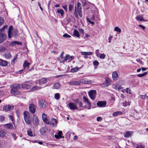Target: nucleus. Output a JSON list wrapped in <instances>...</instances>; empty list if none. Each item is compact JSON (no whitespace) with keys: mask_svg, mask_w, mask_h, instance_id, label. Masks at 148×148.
Returning <instances> with one entry per match:
<instances>
[{"mask_svg":"<svg viewBox=\"0 0 148 148\" xmlns=\"http://www.w3.org/2000/svg\"><path fill=\"white\" fill-rule=\"evenodd\" d=\"M21 42H19L17 41H14L12 42L10 44V45L12 46L15 45H21Z\"/></svg>","mask_w":148,"mask_h":148,"instance_id":"nucleus-28","label":"nucleus"},{"mask_svg":"<svg viewBox=\"0 0 148 148\" xmlns=\"http://www.w3.org/2000/svg\"><path fill=\"white\" fill-rule=\"evenodd\" d=\"M63 36L64 38H70L71 37V36L69 35L68 34L65 33L63 35Z\"/></svg>","mask_w":148,"mask_h":148,"instance_id":"nucleus-51","label":"nucleus"},{"mask_svg":"<svg viewBox=\"0 0 148 148\" xmlns=\"http://www.w3.org/2000/svg\"><path fill=\"white\" fill-rule=\"evenodd\" d=\"M93 53L92 52H86V55L88 56L92 55V54Z\"/></svg>","mask_w":148,"mask_h":148,"instance_id":"nucleus-57","label":"nucleus"},{"mask_svg":"<svg viewBox=\"0 0 148 148\" xmlns=\"http://www.w3.org/2000/svg\"><path fill=\"white\" fill-rule=\"evenodd\" d=\"M99 64V62L97 60H95L93 62V64L94 65H98Z\"/></svg>","mask_w":148,"mask_h":148,"instance_id":"nucleus-55","label":"nucleus"},{"mask_svg":"<svg viewBox=\"0 0 148 148\" xmlns=\"http://www.w3.org/2000/svg\"><path fill=\"white\" fill-rule=\"evenodd\" d=\"M114 88L116 90L120 91L122 89V88L120 86L117 85L115 86Z\"/></svg>","mask_w":148,"mask_h":148,"instance_id":"nucleus-45","label":"nucleus"},{"mask_svg":"<svg viewBox=\"0 0 148 148\" xmlns=\"http://www.w3.org/2000/svg\"><path fill=\"white\" fill-rule=\"evenodd\" d=\"M83 99L84 103L86 104V105L84 106L83 108L88 110L91 109V103L89 101L88 98L85 96H84Z\"/></svg>","mask_w":148,"mask_h":148,"instance_id":"nucleus-3","label":"nucleus"},{"mask_svg":"<svg viewBox=\"0 0 148 148\" xmlns=\"http://www.w3.org/2000/svg\"><path fill=\"white\" fill-rule=\"evenodd\" d=\"M8 62L6 61L0 59V65L3 66H6L8 65Z\"/></svg>","mask_w":148,"mask_h":148,"instance_id":"nucleus-18","label":"nucleus"},{"mask_svg":"<svg viewBox=\"0 0 148 148\" xmlns=\"http://www.w3.org/2000/svg\"><path fill=\"white\" fill-rule=\"evenodd\" d=\"M74 57L73 56H71L69 54H66L64 59V61H66L68 60V61H70L74 59Z\"/></svg>","mask_w":148,"mask_h":148,"instance_id":"nucleus-14","label":"nucleus"},{"mask_svg":"<svg viewBox=\"0 0 148 148\" xmlns=\"http://www.w3.org/2000/svg\"><path fill=\"white\" fill-rule=\"evenodd\" d=\"M27 134L30 136H33L32 132L30 129H28L27 131Z\"/></svg>","mask_w":148,"mask_h":148,"instance_id":"nucleus-43","label":"nucleus"},{"mask_svg":"<svg viewBox=\"0 0 148 148\" xmlns=\"http://www.w3.org/2000/svg\"><path fill=\"white\" fill-rule=\"evenodd\" d=\"M6 37L7 35L5 33H0V44L5 40Z\"/></svg>","mask_w":148,"mask_h":148,"instance_id":"nucleus-8","label":"nucleus"},{"mask_svg":"<svg viewBox=\"0 0 148 148\" xmlns=\"http://www.w3.org/2000/svg\"><path fill=\"white\" fill-rule=\"evenodd\" d=\"M77 10H82L81 5L80 3L78 2L77 4Z\"/></svg>","mask_w":148,"mask_h":148,"instance_id":"nucleus-39","label":"nucleus"},{"mask_svg":"<svg viewBox=\"0 0 148 148\" xmlns=\"http://www.w3.org/2000/svg\"><path fill=\"white\" fill-rule=\"evenodd\" d=\"M106 104V102L105 101H99L97 103V106L99 107H105Z\"/></svg>","mask_w":148,"mask_h":148,"instance_id":"nucleus-11","label":"nucleus"},{"mask_svg":"<svg viewBox=\"0 0 148 148\" xmlns=\"http://www.w3.org/2000/svg\"><path fill=\"white\" fill-rule=\"evenodd\" d=\"M33 124L36 125H37L39 123V120L37 116L35 115L33 116Z\"/></svg>","mask_w":148,"mask_h":148,"instance_id":"nucleus-12","label":"nucleus"},{"mask_svg":"<svg viewBox=\"0 0 148 148\" xmlns=\"http://www.w3.org/2000/svg\"><path fill=\"white\" fill-rule=\"evenodd\" d=\"M41 88V87L36 86H35L33 87L31 89L32 91L35 90H38Z\"/></svg>","mask_w":148,"mask_h":148,"instance_id":"nucleus-37","label":"nucleus"},{"mask_svg":"<svg viewBox=\"0 0 148 148\" xmlns=\"http://www.w3.org/2000/svg\"><path fill=\"white\" fill-rule=\"evenodd\" d=\"M73 35L77 37H79V32L76 29H74L73 32Z\"/></svg>","mask_w":148,"mask_h":148,"instance_id":"nucleus-32","label":"nucleus"},{"mask_svg":"<svg viewBox=\"0 0 148 148\" xmlns=\"http://www.w3.org/2000/svg\"><path fill=\"white\" fill-rule=\"evenodd\" d=\"M4 22V20L3 17H0V26Z\"/></svg>","mask_w":148,"mask_h":148,"instance_id":"nucleus-48","label":"nucleus"},{"mask_svg":"<svg viewBox=\"0 0 148 148\" xmlns=\"http://www.w3.org/2000/svg\"><path fill=\"white\" fill-rule=\"evenodd\" d=\"M12 135L14 138V140H15L17 138L16 135L14 133H12Z\"/></svg>","mask_w":148,"mask_h":148,"instance_id":"nucleus-56","label":"nucleus"},{"mask_svg":"<svg viewBox=\"0 0 148 148\" xmlns=\"http://www.w3.org/2000/svg\"><path fill=\"white\" fill-rule=\"evenodd\" d=\"M140 98L143 99H144L147 97V96L146 95H140Z\"/></svg>","mask_w":148,"mask_h":148,"instance_id":"nucleus-49","label":"nucleus"},{"mask_svg":"<svg viewBox=\"0 0 148 148\" xmlns=\"http://www.w3.org/2000/svg\"><path fill=\"white\" fill-rule=\"evenodd\" d=\"M4 127L5 128L9 129L11 130H13L14 129L13 125L11 123H8L4 125Z\"/></svg>","mask_w":148,"mask_h":148,"instance_id":"nucleus-16","label":"nucleus"},{"mask_svg":"<svg viewBox=\"0 0 148 148\" xmlns=\"http://www.w3.org/2000/svg\"><path fill=\"white\" fill-rule=\"evenodd\" d=\"M51 125H52L53 126H55L57 125V120L56 119L54 118H52L51 119Z\"/></svg>","mask_w":148,"mask_h":148,"instance_id":"nucleus-29","label":"nucleus"},{"mask_svg":"<svg viewBox=\"0 0 148 148\" xmlns=\"http://www.w3.org/2000/svg\"><path fill=\"white\" fill-rule=\"evenodd\" d=\"M77 12L79 16L82 17V10H77Z\"/></svg>","mask_w":148,"mask_h":148,"instance_id":"nucleus-46","label":"nucleus"},{"mask_svg":"<svg viewBox=\"0 0 148 148\" xmlns=\"http://www.w3.org/2000/svg\"><path fill=\"white\" fill-rule=\"evenodd\" d=\"M7 134V132L5 131H4L3 130L0 131V137H6Z\"/></svg>","mask_w":148,"mask_h":148,"instance_id":"nucleus-25","label":"nucleus"},{"mask_svg":"<svg viewBox=\"0 0 148 148\" xmlns=\"http://www.w3.org/2000/svg\"><path fill=\"white\" fill-rule=\"evenodd\" d=\"M7 27V26L5 25L3 26L0 29V33H4L3 32L5 29Z\"/></svg>","mask_w":148,"mask_h":148,"instance_id":"nucleus-40","label":"nucleus"},{"mask_svg":"<svg viewBox=\"0 0 148 148\" xmlns=\"http://www.w3.org/2000/svg\"><path fill=\"white\" fill-rule=\"evenodd\" d=\"M102 120V118L101 117H98L97 118V121H101Z\"/></svg>","mask_w":148,"mask_h":148,"instance_id":"nucleus-59","label":"nucleus"},{"mask_svg":"<svg viewBox=\"0 0 148 148\" xmlns=\"http://www.w3.org/2000/svg\"><path fill=\"white\" fill-rule=\"evenodd\" d=\"M136 18L137 20L138 21H141L145 20L143 19V17L140 16H137Z\"/></svg>","mask_w":148,"mask_h":148,"instance_id":"nucleus-35","label":"nucleus"},{"mask_svg":"<svg viewBox=\"0 0 148 148\" xmlns=\"http://www.w3.org/2000/svg\"><path fill=\"white\" fill-rule=\"evenodd\" d=\"M106 56V55L104 53L100 54L99 56V58L101 59H104Z\"/></svg>","mask_w":148,"mask_h":148,"instance_id":"nucleus-47","label":"nucleus"},{"mask_svg":"<svg viewBox=\"0 0 148 148\" xmlns=\"http://www.w3.org/2000/svg\"><path fill=\"white\" fill-rule=\"evenodd\" d=\"M130 104L129 102L126 101L123 103V106L124 107H126L127 106H129Z\"/></svg>","mask_w":148,"mask_h":148,"instance_id":"nucleus-52","label":"nucleus"},{"mask_svg":"<svg viewBox=\"0 0 148 148\" xmlns=\"http://www.w3.org/2000/svg\"><path fill=\"white\" fill-rule=\"evenodd\" d=\"M13 29V27L12 25L10 26L9 27L8 30V36L9 38H10L13 35L16 36V33H15L13 34L12 32V30Z\"/></svg>","mask_w":148,"mask_h":148,"instance_id":"nucleus-4","label":"nucleus"},{"mask_svg":"<svg viewBox=\"0 0 148 148\" xmlns=\"http://www.w3.org/2000/svg\"><path fill=\"white\" fill-rule=\"evenodd\" d=\"M139 27H141L143 30H144L145 27L144 26H143L141 25H138Z\"/></svg>","mask_w":148,"mask_h":148,"instance_id":"nucleus-64","label":"nucleus"},{"mask_svg":"<svg viewBox=\"0 0 148 148\" xmlns=\"http://www.w3.org/2000/svg\"><path fill=\"white\" fill-rule=\"evenodd\" d=\"M69 10L70 12L72 11L73 9V5L71 4H69Z\"/></svg>","mask_w":148,"mask_h":148,"instance_id":"nucleus-50","label":"nucleus"},{"mask_svg":"<svg viewBox=\"0 0 148 148\" xmlns=\"http://www.w3.org/2000/svg\"><path fill=\"white\" fill-rule=\"evenodd\" d=\"M4 57L6 59H9L11 57V55L9 52H7L4 54Z\"/></svg>","mask_w":148,"mask_h":148,"instance_id":"nucleus-31","label":"nucleus"},{"mask_svg":"<svg viewBox=\"0 0 148 148\" xmlns=\"http://www.w3.org/2000/svg\"><path fill=\"white\" fill-rule=\"evenodd\" d=\"M119 77L118 73L116 71L114 72L112 74V78L114 80H117Z\"/></svg>","mask_w":148,"mask_h":148,"instance_id":"nucleus-15","label":"nucleus"},{"mask_svg":"<svg viewBox=\"0 0 148 148\" xmlns=\"http://www.w3.org/2000/svg\"><path fill=\"white\" fill-rule=\"evenodd\" d=\"M80 100L79 99H76L74 100V101L76 103H78L79 102Z\"/></svg>","mask_w":148,"mask_h":148,"instance_id":"nucleus-63","label":"nucleus"},{"mask_svg":"<svg viewBox=\"0 0 148 148\" xmlns=\"http://www.w3.org/2000/svg\"><path fill=\"white\" fill-rule=\"evenodd\" d=\"M68 84L70 85H80V82H79V81H75L69 82Z\"/></svg>","mask_w":148,"mask_h":148,"instance_id":"nucleus-19","label":"nucleus"},{"mask_svg":"<svg viewBox=\"0 0 148 148\" xmlns=\"http://www.w3.org/2000/svg\"><path fill=\"white\" fill-rule=\"evenodd\" d=\"M114 30L115 31L118 32L119 34L121 32V29L118 27H116L114 28Z\"/></svg>","mask_w":148,"mask_h":148,"instance_id":"nucleus-36","label":"nucleus"},{"mask_svg":"<svg viewBox=\"0 0 148 148\" xmlns=\"http://www.w3.org/2000/svg\"><path fill=\"white\" fill-rule=\"evenodd\" d=\"M5 118L3 116L1 115L0 116V121L1 122H3Z\"/></svg>","mask_w":148,"mask_h":148,"instance_id":"nucleus-54","label":"nucleus"},{"mask_svg":"<svg viewBox=\"0 0 148 148\" xmlns=\"http://www.w3.org/2000/svg\"><path fill=\"white\" fill-rule=\"evenodd\" d=\"M21 86L23 88L27 89L30 88L31 87L30 85L26 84H22Z\"/></svg>","mask_w":148,"mask_h":148,"instance_id":"nucleus-26","label":"nucleus"},{"mask_svg":"<svg viewBox=\"0 0 148 148\" xmlns=\"http://www.w3.org/2000/svg\"><path fill=\"white\" fill-rule=\"evenodd\" d=\"M7 27V26L5 25L3 26L0 29V33H4L3 32L5 29Z\"/></svg>","mask_w":148,"mask_h":148,"instance_id":"nucleus-41","label":"nucleus"},{"mask_svg":"<svg viewBox=\"0 0 148 148\" xmlns=\"http://www.w3.org/2000/svg\"><path fill=\"white\" fill-rule=\"evenodd\" d=\"M60 97V95L59 93H56L55 94L54 98L56 99L57 100H58L59 99Z\"/></svg>","mask_w":148,"mask_h":148,"instance_id":"nucleus-44","label":"nucleus"},{"mask_svg":"<svg viewBox=\"0 0 148 148\" xmlns=\"http://www.w3.org/2000/svg\"><path fill=\"white\" fill-rule=\"evenodd\" d=\"M46 102L45 100L41 99L39 101L38 105L41 108L44 109L46 107Z\"/></svg>","mask_w":148,"mask_h":148,"instance_id":"nucleus-7","label":"nucleus"},{"mask_svg":"<svg viewBox=\"0 0 148 148\" xmlns=\"http://www.w3.org/2000/svg\"><path fill=\"white\" fill-rule=\"evenodd\" d=\"M133 132L131 131L127 132L124 135L125 137L129 138L131 136V134L133 133Z\"/></svg>","mask_w":148,"mask_h":148,"instance_id":"nucleus-24","label":"nucleus"},{"mask_svg":"<svg viewBox=\"0 0 148 148\" xmlns=\"http://www.w3.org/2000/svg\"><path fill=\"white\" fill-rule=\"evenodd\" d=\"M13 107L11 106L10 105L5 106L3 107V109L5 111H7L8 110H12V109H13Z\"/></svg>","mask_w":148,"mask_h":148,"instance_id":"nucleus-21","label":"nucleus"},{"mask_svg":"<svg viewBox=\"0 0 148 148\" xmlns=\"http://www.w3.org/2000/svg\"><path fill=\"white\" fill-rule=\"evenodd\" d=\"M58 14H60L62 16H63L64 14V11L62 9L58 10L57 11Z\"/></svg>","mask_w":148,"mask_h":148,"instance_id":"nucleus-34","label":"nucleus"},{"mask_svg":"<svg viewBox=\"0 0 148 148\" xmlns=\"http://www.w3.org/2000/svg\"><path fill=\"white\" fill-rule=\"evenodd\" d=\"M62 133V132L61 131H60L58 133V135H55L54 136L55 138L56 139H58L60 138H64V136H62L61 134Z\"/></svg>","mask_w":148,"mask_h":148,"instance_id":"nucleus-23","label":"nucleus"},{"mask_svg":"<svg viewBox=\"0 0 148 148\" xmlns=\"http://www.w3.org/2000/svg\"><path fill=\"white\" fill-rule=\"evenodd\" d=\"M136 148H144V147L142 145H138L136 147Z\"/></svg>","mask_w":148,"mask_h":148,"instance_id":"nucleus-62","label":"nucleus"},{"mask_svg":"<svg viewBox=\"0 0 148 148\" xmlns=\"http://www.w3.org/2000/svg\"><path fill=\"white\" fill-rule=\"evenodd\" d=\"M79 82H80V84L82 83L83 84H89L90 81H87L86 79L85 78L82 79L80 80Z\"/></svg>","mask_w":148,"mask_h":148,"instance_id":"nucleus-22","label":"nucleus"},{"mask_svg":"<svg viewBox=\"0 0 148 148\" xmlns=\"http://www.w3.org/2000/svg\"><path fill=\"white\" fill-rule=\"evenodd\" d=\"M78 104L79 105V106L80 107H83V106H82V101H80L79 102V103H78Z\"/></svg>","mask_w":148,"mask_h":148,"instance_id":"nucleus-58","label":"nucleus"},{"mask_svg":"<svg viewBox=\"0 0 148 148\" xmlns=\"http://www.w3.org/2000/svg\"><path fill=\"white\" fill-rule=\"evenodd\" d=\"M68 106L71 110H74L77 109L78 108L77 107L76 104L74 103H69L68 104Z\"/></svg>","mask_w":148,"mask_h":148,"instance_id":"nucleus-10","label":"nucleus"},{"mask_svg":"<svg viewBox=\"0 0 148 148\" xmlns=\"http://www.w3.org/2000/svg\"><path fill=\"white\" fill-rule=\"evenodd\" d=\"M79 69L78 67H74L71 69V71L72 72L74 73L78 71Z\"/></svg>","mask_w":148,"mask_h":148,"instance_id":"nucleus-38","label":"nucleus"},{"mask_svg":"<svg viewBox=\"0 0 148 148\" xmlns=\"http://www.w3.org/2000/svg\"><path fill=\"white\" fill-rule=\"evenodd\" d=\"M60 86V84L59 83H56L53 85V89H58L59 88Z\"/></svg>","mask_w":148,"mask_h":148,"instance_id":"nucleus-30","label":"nucleus"},{"mask_svg":"<svg viewBox=\"0 0 148 148\" xmlns=\"http://www.w3.org/2000/svg\"><path fill=\"white\" fill-rule=\"evenodd\" d=\"M29 111L32 114L35 113L36 110V106L33 103L30 104L29 106Z\"/></svg>","mask_w":148,"mask_h":148,"instance_id":"nucleus-6","label":"nucleus"},{"mask_svg":"<svg viewBox=\"0 0 148 148\" xmlns=\"http://www.w3.org/2000/svg\"><path fill=\"white\" fill-rule=\"evenodd\" d=\"M88 95L90 98L94 100L95 99L96 95V91L95 90H91L88 92Z\"/></svg>","mask_w":148,"mask_h":148,"instance_id":"nucleus-5","label":"nucleus"},{"mask_svg":"<svg viewBox=\"0 0 148 148\" xmlns=\"http://www.w3.org/2000/svg\"><path fill=\"white\" fill-rule=\"evenodd\" d=\"M122 113L121 111H117L114 112L113 113V115L114 116H116L119 114H122Z\"/></svg>","mask_w":148,"mask_h":148,"instance_id":"nucleus-33","label":"nucleus"},{"mask_svg":"<svg viewBox=\"0 0 148 148\" xmlns=\"http://www.w3.org/2000/svg\"><path fill=\"white\" fill-rule=\"evenodd\" d=\"M125 91L127 93H129L130 94L131 93L130 92V90L128 88H126Z\"/></svg>","mask_w":148,"mask_h":148,"instance_id":"nucleus-60","label":"nucleus"},{"mask_svg":"<svg viewBox=\"0 0 148 148\" xmlns=\"http://www.w3.org/2000/svg\"><path fill=\"white\" fill-rule=\"evenodd\" d=\"M112 37V36H110L108 38V42L109 43H110Z\"/></svg>","mask_w":148,"mask_h":148,"instance_id":"nucleus-61","label":"nucleus"},{"mask_svg":"<svg viewBox=\"0 0 148 148\" xmlns=\"http://www.w3.org/2000/svg\"><path fill=\"white\" fill-rule=\"evenodd\" d=\"M67 5H65L62 6V8L65 10L66 12L67 11Z\"/></svg>","mask_w":148,"mask_h":148,"instance_id":"nucleus-53","label":"nucleus"},{"mask_svg":"<svg viewBox=\"0 0 148 148\" xmlns=\"http://www.w3.org/2000/svg\"><path fill=\"white\" fill-rule=\"evenodd\" d=\"M106 79V86H107L108 85L110 84H111V81L110 79H109V78L108 77H106L105 78Z\"/></svg>","mask_w":148,"mask_h":148,"instance_id":"nucleus-27","label":"nucleus"},{"mask_svg":"<svg viewBox=\"0 0 148 148\" xmlns=\"http://www.w3.org/2000/svg\"><path fill=\"white\" fill-rule=\"evenodd\" d=\"M42 119L44 122L47 124L49 123V121L46 114L44 113L42 114Z\"/></svg>","mask_w":148,"mask_h":148,"instance_id":"nucleus-13","label":"nucleus"},{"mask_svg":"<svg viewBox=\"0 0 148 148\" xmlns=\"http://www.w3.org/2000/svg\"><path fill=\"white\" fill-rule=\"evenodd\" d=\"M48 129L47 127L45 126L42 127L40 129V132L42 135H44L48 131Z\"/></svg>","mask_w":148,"mask_h":148,"instance_id":"nucleus-9","label":"nucleus"},{"mask_svg":"<svg viewBox=\"0 0 148 148\" xmlns=\"http://www.w3.org/2000/svg\"><path fill=\"white\" fill-rule=\"evenodd\" d=\"M24 119L26 123L28 124H31L30 118V114L27 111H25L23 113Z\"/></svg>","mask_w":148,"mask_h":148,"instance_id":"nucleus-2","label":"nucleus"},{"mask_svg":"<svg viewBox=\"0 0 148 148\" xmlns=\"http://www.w3.org/2000/svg\"><path fill=\"white\" fill-rule=\"evenodd\" d=\"M30 64V63H29L27 62L26 61H25L23 65L24 70H27L29 68V65Z\"/></svg>","mask_w":148,"mask_h":148,"instance_id":"nucleus-17","label":"nucleus"},{"mask_svg":"<svg viewBox=\"0 0 148 148\" xmlns=\"http://www.w3.org/2000/svg\"><path fill=\"white\" fill-rule=\"evenodd\" d=\"M147 72H145L143 74H139L137 75V76L139 77H142L145 76V75H147Z\"/></svg>","mask_w":148,"mask_h":148,"instance_id":"nucleus-42","label":"nucleus"},{"mask_svg":"<svg viewBox=\"0 0 148 148\" xmlns=\"http://www.w3.org/2000/svg\"><path fill=\"white\" fill-rule=\"evenodd\" d=\"M47 82V80L46 78H42L39 80V83L40 85H41L46 83Z\"/></svg>","mask_w":148,"mask_h":148,"instance_id":"nucleus-20","label":"nucleus"},{"mask_svg":"<svg viewBox=\"0 0 148 148\" xmlns=\"http://www.w3.org/2000/svg\"><path fill=\"white\" fill-rule=\"evenodd\" d=\"M12 89L11 90V94L14 95H18L20 94V92L18 91V89L20 88V84H14L10 86Z\"/></svg>","mask_w":148,"mask_h":148,"instance_id":"nucleus-1","label":"nucleus"}]
</instances>
